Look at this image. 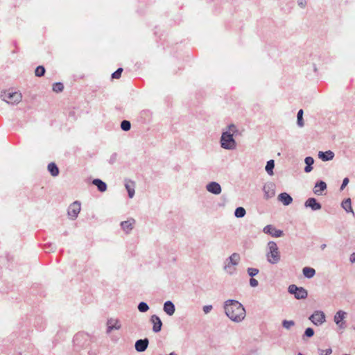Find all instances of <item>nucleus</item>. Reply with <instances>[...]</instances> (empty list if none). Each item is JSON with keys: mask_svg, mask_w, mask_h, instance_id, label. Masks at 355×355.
Masks as SVG:
<instances>
[{"mask_svg": "<svg viewBox=\"0 0 355 355\" xmlns=\"http://www.w3.org/2000/svg\"><path fill=\"white\" fill-rule=\"evenodd\" d=\"M226 315L234 322H241L245 317V311L241 303L236 300H227L225 302Z\"/></svg>", "mask_w": 355, "mask_h": 355, "instance_id": "obj_1", "label": "nucleus"}, {"mask_svg": "<svg viewBox=\"0 0 355 355\" xmlns=\"http://www.w3.org/2000/svg\"><path fill=\"white\" fill-rule=\"evenodd\" d=\"M236 126L233 124L228 126V130L224 132L221 136V146L225 149H234L236 142L233 139V135L236 132Z\"/></svg>", "mask_w": 355, "mask_h": 355, "instance_id": "obj_2", "label": "nucleus"}, {"mask_svg": "<svg viewBox=\"0 0 355 355\" xmlns=\"http://www.w3.org/2000/svg\"><path fill=\"white\" fill-rule=\"evenodd\" d=\"M1 98L7 103L15 104L19 103L21 101L22 96L21 93L13 92L12 89H8L4 91L1 94Z\"/></svg>", "mask_w": 355, "mask_h": 355, "instance_id": "obj_3", "label": "nucleus"}, {"mask_svg": "<svg viewBox=\"0 0 355 355\" xmlns=\"http://www.w3.org/2000/svg\"><path fill=\"white\" fill-rule=\"evenodd\" d=\"M269 252L267 253L268 261L274 264L277 263L280 259L279 252L276 243L270 241L268 243Z\"/></svg>", "mask_w": 355, "mask_h": 355, "instance_id": "obj_4", "label": "nucleus"}, {"mask_svg": "<svg viewBox=\"0 0 355 355\" xmlns=\"http://www.w3.org/2000/svg\"><path fill=\"white\" fill-rule=\"evenodd\" d=\"M288 291L295 295L297 299H305L307 297V291L302 287H297L294 284L290 285Z\"/></svg>", "mask_w": 355, "mask_h": 355, "instance_id": "obj_5", "label": "nucleus"}, {"mask_svg": "<svg viewBox=\"0 0 355 355\" xmlns=\"http://www.w3.org/2000/svg\"><path fill=\"white\" fill-rule=\"evenodd\" d=\"M309 320L315 325L322 324L325 322V315L320 311H315L310 317Z\"/></svg>", "mask_w": 355, "mask_h": 355, "instance_id": "obj_6", "label": "nucleus"}, {"mask_svg": "<svg viewBox=\"0 0 355 355\" xmlns=\"http://www.w3.org/2000/svg\"><path fill=\"white\" fill-rule=\"evenodd\" d=\"M80 211V203L76 201L70 205L68 209V215L71 219H75Z\"/></svg>", "mask_w": 355, "mask_h": 355, "instance_id": "obj_7", "label": "nucleus"}, {"mask_svg": "<svg viewBox=\"0 0 355 355\" xmlns=\"http://www.w3.org/2000/svg\"><path fill=\"white\" fill-rule=\"evenodd\" d=\"M263 232L275 237H280L283 235L282 230H277L270 225H266L263 229Z\"/></svg>", "mask_w": 355, "mask_h": 355, "instance_id": "obj_8", "label": "nucleus"}, {"mask_svg": "<svg viewBox=\"0 0 355 355\" xmlns=\"http://www.w3.org/2000/svg\"><path fill=\"white\" fill-rule=\"evenodd\" d=\"M150 321L153 324V331L156 333L160 331L162 326V322L160 318L157 315H153L151 316Z\"/></svg>", "mask_w": 355, "mask_h": 355, "instance_id": "obj_9", "label": "nucleus"}, {"mask_svg": "<svg viewBox=\"0 0 355 355\" xmlns=\"http://www.w3.org/2000/svg\"><path fill=\"white\" fill-rule=\"evenodd\" d=\"M207 189L208 191L214 194H219L221 192L220 184L215 182L208 184L207 185Z\"/></svg>", "mask_w": 355, "mask_h": 355, "instance_id": "obj_10", "label": "nucleus"}, {"mask_svg": "<svg viewBox=\"0 0 355 355\" xmlns=\"http://www.w3.org/2000/svg\"><path fill=\"white\" fill-rule=\"evenodd\" d=\"M148 345V339H144V340H139L135 343V349L137 352H144L146 349Z\"/></svg>", "mask_w": 355, "mask_h": 355, "instance_id": "obj_11", "label": "nucleus"}, {"mask_svg": "<svg viewBox=\"0 0 355 355\" xmlns=\"http://www.w3.org/2000/svg\"><path fill=\"white\" fill-rule=\"evenodd\" d=\"M346 313L343 311H338L334 316V322L337 325L342 327L344 322L343 320L345 318Z\"/></svg>", "mask_w": 355, "mask_h": 355, "instance_id": "obj_12", "label": "nucleus"}, {"mask_svg": "<svg viewBox=\"0 0 355 355\" xmlns=\"http://www.w3.org/2000/svg\"><path fill=\"white\" fill-rule=\"evenodd\" d=\"M306 207H311L313 210H319L321 209V205L313 198H309L305 202Z\"/></svg>", "mask_w": 355, "mask_h": 355, "instance_id": "obj_13", "label": "nucleus"}, {"mask_svg": "<svg viewBox=\"0 0 355 355\" xmlns=\"http://www.w3.org/2000/svg\"><path fill=\"white\" fill-rule=\"evenodd\" d=\"M107 333L111 332L113 329H119L121 325L119 324V322L117 320L110 319L107 321Z\"/></svg>", "mask_w": 355, "mask_h": 355, "instance_id": "obj_14", "label": "nucleus"}, {"mask_svg": "<svg viewBox=\"0 0 355 355\" xmlns=\"http://www.w3.org/2000/svg\"><path fill=\"white\" fill-rule=\"evenodd\" d=\"M327 189V184L323 181H320L319 182L316 183L313 192L316 195H321L322 192L324 191Z\"/></svg>", "mask_w": 355, "mask_h": 355, "instance_id": "obj_15", "label": "nucleus"}, {"mask_svg": "<svg viewBox=\"0 0 355 355\" xmlns=\"http://www.w3.org/2000/svg\"><path fill=\"white\" fill-rule=\"evenodd\" d=\"M318 157L323 161H329L331 160L334 158V154L331 150H328L324 153L320 151L318 153Z\"/></svg>", "mask_w": 355, "mask_h": 355, "instance_id": "obj_16", "label": "nucleus"}, {"mask_svg": "<svg viewBox=\"0 0 355 355\" xmlns=\"http://www.w3.org/2000/svg\"><path fill=\"white\" fill-rule=\"evenodd\" d=\"M278 199L281 201L284 205H288L292 202V198L286 193H282L279 195Z\"/></svg>", "mask_w": 355, "mask_h": 355, "instance_id": "obj_17", "label": "nucleus"}, {"mask_svg": "<svg viewBox=\"0 0 355 355\" xmlns=\"http://www.w3.org/2000/svg\"><path fill=\"white\" fill-rule=\"evenodd\" d=\"M164 311L169 315H172L175 312V306L171 301L164 303Z\"/></svg>", "mask_w": 355, "mask_h": 355, "instance_id": "obj_18", "label": "nucleus"}, {"mask_svg": "<svg viewBox=\"0 0 355 355\" xmlns=\"http://www.w3.org/2000/svg\"><path fill=\"white\" fill-rule=\"evenodd\" d=\"M92 183L98 187L101 192H104L107 189L106 184L99 179H94Z\"/></svg>", "mask_w": 355, "mask_h": 355, "instance_id": "obj_19", "label": "nucleus"}, {"mask_svg": "<svg viewBox=\"0 0 355 355\" xmlns=\"http://www.w3.org/2000/svg\"><path fill=\"white\" fill-rule=\"evenodd\" d=\"M135 182L132 181H128L125 183V188L128 192V196L130 198L134 196L135 194Z\"/></svg>", "mask_w": 355, "mask_h": 355, "instance_id": "obj_20", "label": "nucleus"}, {"mask_svg": "<svg viewBox=\"0 0 355 355\" xmlns=\"http://www.w3.org/2000/svg\"><path fill=\"white\" fill-rule=\"evenodd\" d=\"M134 223H135L134 220L123 221L121 223V227L124 231H125L126 232H128L129 231H130L132 229Z\"/></svg>", "mask_w": 355, "mask_h": 355, "instance_id": "obj_21", "label": "nucleus"}, {"mask_svg": "<svg viewBox=\"0 0 355 355\" xmlns=\"http://www.w3.org/2000/svg\"><path fill=\"white\" fill-rule=\"evenodd\" d=\"M302 272H303V275L306 277H308V278L313 277L315 275V270L313 268H309V267L304 268L303 270H302Z\"/></svg>", "mask_w": 355, "mask_h": 355, "instance_id": "obj_22", "label": "nucleus"}, {"mask_svg": "<svg viewBox=\"0 0 355 355\" xmlns=\"http://www.w3.org/2000/svg\"><path fill=\"white\" fill-rule=\"evenodd\" d=\"M48 170L53 176H57L59 173V169L54 163H50L48 165Z\"/></svg>", "mask_w": 355, "mask_h": 355, "instance_id": "obj_23", "label": "nucleus"}, {"mask_svg": "<svg viewBox=\"0 0 355 355\" xmlns=\"http://www.w3.org/2000/svg\"><path fill=\"white\" fill-rule=\"evenodd\" d=\"M304 162L306 164V166L304 168L305 172L309 173V172L311 171V170H312L311 165L314 162L313 159L311 157H307L305 158Z\"/></svg>", "mask_w": 355, "mask_h": 355, "instance_id": "obj_24", "label": "nucleus"}, {"mask_svg": "<svg viewBox=\"0 0 355 355\" xmlns=\"http://www.w3.org/2000/svg\"><path fill=\"white\" fill-rule=\"evenodd\" d=\"M274 166H275L274 160L271 159L267 162V164L266 166V171H267V173L269 175L273 174L272 170L274 168Z\"/></svg>", "mask_w": 355, "mask_h": 355, "instance_id": "obj_25", "label": "nucleus"}, {"mask_svg": "<svg viewBox=\"0 0 355 355\" xmlns=\"http://www.w3.org/2000/svg\"><path fill=\"white\" fill-rule=\"evenodd\" d=\"M342 207L347 211H352L351 200L349 198L342 202Z\"/></svg>", "mask_w": 355, "mask_h": 355, "instance_id": "obj_26", "label": "nucleus"}, {"mask_svg": "<svg viewBox=\"0 0 355 355\" xmlns=\"http://www.w3.org/2000/svg\"><path fill=\"white\" fill-rule=\"evenodd\" d=\"M240 260V256L239 254L237 253H233L230 257V263L234 265V266H236L238 264L239 261Z\"/></svg>", "mask_w": 355, "mask_h": 355, "instance_id": "obj_27", "label": "nucleus"}, {"mask_svg": "<svg viewBox=\"0 0 355 355\" xmlns=\"http://www.w3.org/2000/svg\"><path fill=\"white\" fill-rule=\"evenodd\" d=\"M235 216L237 218L243 217L245 214V210L244 208L240 207L236 209L235 210Z\"/></svg>", "mask_w": 355, "mask_h": 355, "instance_id": "obj_28", "label": "nucleus"}, {"mask_svg": "<svg viewBox=\"0 0 355 355\" xmlns=\"http://www.w3.org/2000/svg\"><path fill=\"white\" fill-rule=\"evenodd\" d=\"M45 73V69L43 66H38L35 71V74L36 76L41 77L44 76Z\"/></svg>", "mask_w": 355, "mask_h": 355, "instance_id": "obj_29", "label": "nucleus"}, {"mask_svg": "<svg viewBox=\"0 0 355 355\" xmlns=\"http://www.w3.org/2000/svg\"><path fill=\"white\" fill-rule=\"evenodd\" d=\"M64 89V85L61 83H54L53 85V90L55 92H62Z\"/></svg>", "mask_w": 355, "mask_h": 355, "instance_id": "obj_30", "label": "nucleus"}, {"mask_svg": "<svg viewBox=\"0 0 355 355\" xmlns=\"http://www.w3.org/2000/svg\"><path fill=\"white\" fill-rule=\"evenodd\" d=\"M302 116H303V110H300L297 113V124L300 127H302L304 125Z\"/></svg>", "mask_w": 355, "mask_h": 355, "instance_id": "obj_31", "label": "nucleus"}, {"mask_svg": "<svg viewBox=\"0 0 355 355\" xmlns=\"http://www.w3.org/2000/svg\"><path fill=\"white\" fill-rule=\"evenodd\" d=\"M131 124L130 121L124 120L121 123V128L123 130L128 131L130 129Z\"/></svg>", "mask_w": 355, "mask_h": 355, "instance_id": "obj_32", "label": "nucleus"}, {"mask_svg": "<svg viewBox=\"0 0 355 355\" xmlns=\"http://www.w3.org/2000/svg\"><path fill=\"white\" fill-rule=\"evenodd\" d=\"M138 309L140 312H146L149 309V307L146 303L140 302L138 306Z\"/></svg>", "mask_w": 355, "mask_h": 355, "instance_id": "obj_33", "label": "nucleus"}, {"mask_svg": "<svg viewBox=\"0 0 355 355\" xmlns=\"http://www.w3.org/2000/svg\"><path fill=\"white\" fill-rule=\"evenodd\" d=\"M123 71L122 68H119L115 72L112 73L113 78H119L121 76V73Z\"/></svg>", "mask_w": 355, "mask_h": 355, "instance_id": "obj_34", "label": "nucleus"}, {"mask_svg": "<svg viewBox=\"0 0 355 355\" xmlns=\"http://www.w3.org/2000/svg\"><path fill=\"white\" fill-rule=\"evenodd\" d=\"M293 325H294L293 321L284 320L283 322V327L286 329H289L291 326H293Z\"/></svg>", "mask_w": 355, "mask_h": 355, "instance_id": "obj_35", "label": "nucleus"}, {"mask_svg": "<svg viewBox=\"0 0 355 355\" xmlns=\"http://www.w3.org/2000/svg\"><path fill=\"white\" fill-rule=\"evenodd\" d=\"M320 355H329L331 354L332 350L331 348H328L326 349H319Z\"/></svg>", "mask_w": 355, "mask_h": 355, "instance_id": "obj_36", "label": "nucleus"}, {"mask_svg": "<svg viewBox=\"0 0 355 355\" xmlns=\"http://www.w3.org/2000/svg\"><path fill=\"white\" fill-rule=\"evenodd\" d=\"M248 274L251 277L255 276L258 272L259 270L257 268H248Z\"/></svg>", "mask_w": 355, "mask_h": 355, "instance_id": "obj_37", "label": "nucleus"}, {"mask_svg": "<svg viewBox=\"0 0 355 355\" xmlns=\"http://www.w3.org/2000/svg\"><path fill=\"white\" fill-rule=\"evenodd\" d=\"M307 337H311L314 334V331L311 328H307L304 333Z\"/></svg>", "mask_w": 355, "mask_h": 355, "instance_id": "obj_38", "label": "nucleus"}, {"mask_svg": "<svg viewBox=\"0 0 355 355\" xmlns=\"http://www.w3.org/2000/svg\"><path fill=\"white\" fill-rule=\"evenodd\" d=\"M348 183H349V179L347 178H345L343 181V184L340 187V190H343L345 189V187L348 184Z\"/></svg>", "mask_w": 355, "mask_h": 355, "instance_id": "obj_39", "label": "nucleus"}, {"mask_svg": "<svg viewBox=\"0 0 355 355\" xmlns=\"http://www.w3.org/2000/svg\"><path fill=\"white\" fill-rule=\"evenodd\" d=\"M250 284L252 286L254 287L258 285V282L257 279H255L254 278H251L250 280Z\"/></svg>", "mask_w": 355, "mask_h": 355, "instance_id": "obj_40", "label": "nucleus"}, {"mask_svg": "<svg viewBox=\"0 0 355 355\" xmlns=\"http://www.w3.org/2000/svg\"><path fill=\"white\" fill-rule=\"evenodd\" d=\"M212 309V306L207 305L203 307V311L205 313H209Z\"/></svg>", "mask_w": 355, "mask_h": 355, "instance_id": "obj_41", "label": "nucleus"}, {"mask_svg": "<svg viewBox=\"0 0 355 355\" xmlns=\"http://www.w3.org/2000/svg\"><path fill=\"white\" fill-rule=\"evenodd\" d=\"M298 4L301 6V7H304L306 4V1L305 0H299L298 1Z\"/></svg>", "mask_w": 355, "mask_h": 355, "instance_id": "obj_42", "label": "nucleus"}, {"mask_svg": "<svg viewBox=\"0 0 355 355\" xmlns=\"http://www.w3.org/2000/svg\"><path fill=\"white\" fill-rule=\"evenodd\" d=\"M350 261L352 263L355 262V252L352 253L350 257Z\"/></svg>", "mask_w": 355, "mask_h": 355, "instance_id": "obj_43", "label": "nucleus"}, {"mask_svg": "<svg viewBox=\"0 0 355 355\" xmlns=\"http://www.w3.org/2000/svg\"><path fill=\"white\" fill-rule=\"evenodd\" d=\"M324 247H325V245H323L322 246V249H324Z\"/></svg>", "mask_w": 355, "mask_h": 355, "instance_id": "obj_44", "label": "nucleus"}]
</instances>
